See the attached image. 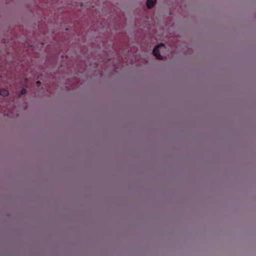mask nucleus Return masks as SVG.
<instances>
[{
	"instance_id": "f257e3e1",
	"label": "nucleus",
	"mask_w": 256,
	"mask_h": 256,
	"mask_svg": "<svg viewBox=\"0 0 256 256\" xmlns=\"http://www.w3.org/2000/svg\"><path fill=\"white\" fill-rule=\"evenodd\" d=\"M166 46L162 43L160 44L158 46H156L153 50L154 55L158 60H162V56L160 54V50L164 48V49Z\"/></svg>"
},
{
	"instance_id": "f03ea898",
	"label": "nucleus",
	"mask_w": 256,
	"mask_h": 256,
	"mask_svg": "<svg viewBox=\"0 0 256 256\" xmlns=\"http://www.w3.org/2000/svg\"><path fill=\"white\" fill-rule=\"evenodd\" d=\"M156 0H147L146 1V6L148 8H151L156 3Z\"/></svg>"
},
{
	"instance_id": "7ed1b4c3",
	"label": "nucleus",
	"mask_w": 256,
	"mask_h": 256,
	"mask_svg": "<svg viewBox=\"0 0 256 256\" xmlns=\"http://www.w3.org/2000/svg\"><path fill=\"white\" fill-rule=\"evenodd\" d=\"M8 94V90L6 88L0 89V95L4 96H7Z\"/></svg>"
},
{
	"instance_id": "20e7f679",
	"label": "nucleus",
	"mask_w": 256,
	"mask_h": 256,
	"mask_svg": "<svg viewBox=\"0 0 256 256\" xmlns=\"http://www.w3.org/2000/svg\"><path fill=\"white\" fill-rule=\"evenodd\" d=\"M26 90L25 88H22L20 91V94H26Z\"/></svg>"
},
{
	"instance_id": "39448f33",
	"label": "nucleus",
	"mask_w": 256,
	"mask_h": 256,
	"mask_svg": "<svg viewBox=\"0 0 256 256\" xmlns=\"http://www.w3.org/2000/svg\"><path fill=\"white\" fill-rule=\"evenodd\" d=\"M40 81H37V82H36V84H40Z\"/></svg>"
}]
</instances>
